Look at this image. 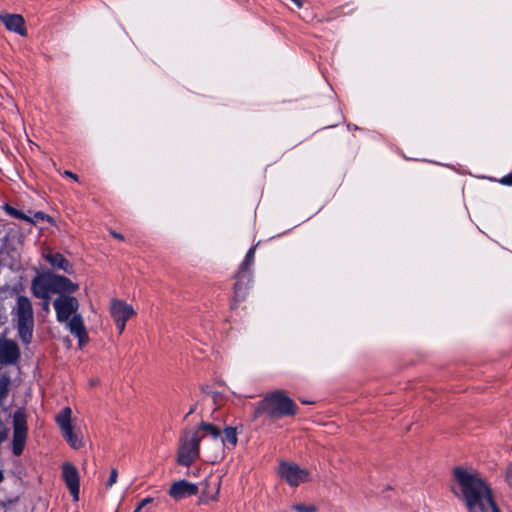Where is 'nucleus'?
I'll list each match as a JSON object with an SVG mask.
<instances>
[{
	"mask_svg": "<svg viewBox=\"0 0 512 512\" xmlns=\"http://www.w3.org/2000/svg\"><path fill=\"white\" fill-rule=\"evenodd\" d=\"M453 477L452 492L465 503L468 512H500L491 488L477 472L456 467Z\"/></svg>",
	"mask_w": 512,
	"mask_h": 512,
	"instance_id": "1",
	"label": "nucleus"
},
{
	"mask_svg": "<svg viewBox=\"0 0 512 512\" xmlns=\"http://www.w3.org/2000/svg\"><path fill=\"white\" fill-rule=\"evenodd\" d=\"M57 321L65 323L71 334L78 339L79 347L82 348L89 340L83 318L78 313L79 301L69 295H61L53 302Z\"/></svg>",
	"mask_w": 512,
	"mask_h": 512,
	"instance_id": "2",
	"label": "nucleus"
},
{
	"mask_svg": "<svg viewBox=\"0 0 512 512\" xmlns=\"http://www.w3.org/2000/svg\"><path fill=\"white\" fill-rule=\"evenodd\" d=\"M78 287V284L73 283L70 279L51 273L39 275L32 282L34 296L43 300L50 299L52 293H72Z\"/></svg>",
	"mask_w": 512,
	"mask_h": 512,
	"instance_id": "3",
	"label": "nucleus"
},
{
	"mask_svg": "<svg viewBox=\"0 0 512 512\" xmlns=\"http://www.w3.org/2000/svg\"><path fill=\"white\" fill-rule=\"evenodd\" d=\"M199 429L203 430L215 445L216 452L210 456L212 461L222 458L225 447L231 449L237 445V431L234 427L227 426L221 431L219 427L213 424L202 422Z\"/></svg>",
	"mask_w": 512,
	"mask_h": 512,
	"instance_id": "4",
	"label": "nucleus"
},
{
	"mask_svg": "<svg viewBox=\"0 0 512 512\" xmlns=\"http://www.w3.org/2000/svg\"><path fill=\"white\" fill-rule=\"evenodd\" d=\"M296 404L284 392L276 391L267 395L256 410V416L267 412L272 417H284L296 413Z\"/></svg>",
	"mask_w": 512,
	"mask_h": 512,
	"instance_id": "5",
	"label": "nucleus"
},
{
	"mask_svg": "<svg viewBox=\"0 0 512 512\" xmlns=\"http://www.w3.org/2000/svg\"><path fill=\"white\" fill-rule=\"evenodd\" d=\"M206 436L199 426L194 431L185 432L180 440L177 462L182 466H190L199 457V443Z\"/></svg>",
	"mask_w": 512,
	"mask_h": 512,
	"instance_id": "6",
	"label": "nucleus"
},
{
	"mask_svg": "<svg viewBox=\"0 0 512 512\" xmlns=\"http://www.w3.org/2000/svg\"><path fill=\"white\" fill-rule=\"evenodd\" d=\"M15 312L19 337L24 343L28 344L31 342L34 327L31 301L25 296H19Z\"/></svg>",
	"mask_w": 512,
	"mask_h": 512,
	"instance_id": "7",
	"label": "nucleus"
},
{
	"mask_svg": "<svg viewBox=\"0 0 512 512\" xmlns=\"http://www.w3.org/2000/svg\"><path fill=\"white\" fill-rule=\"evenodd\" d=\"M72 410L69 407H65L56 416V422L61 429L64 439L73 449H79L83 446L82 436L79 431L74 429L71 423Z\"/></svg>",
	"mask_w": 512,
	"mask_h": 512,
	"instance_id": "8",
	"label": "nucleus"
},
{
	"mask_svg": "<svg viewBox=\"0 0 512 512\" xmlns=\"http://www.w3.org/2000/svg\"><path fill=\"white\" fill-rule=\"evenodd\" d=\"M278 472L290 486H298L309 481V471L292 462H280Z\"/></svg>",
	"mask_w": 512,
	"mask_h": 512,
	"instance_id": "9",
	"label": "nucleus"
},
{
	"mask_svg": "<svg viewBox=\"0 0 512 512\" xmlns=\"http://www.w3.org/2000/svg\"><path fill=\"white\" fill-rule=\"evenodd\" d=\"M27 438V423L23 412L17 411L13 415V453L22 454Z\"/></svg>",
	"mask_w": 512,
	"mask_h": 512,
	"instance_id": "10",
	"label": "nucleus"
},
{
	"mask_svg": "<svg viewBox=\"0 0 512 512\" xmlns=\"http://www.w3.org/2000/svg\"><path fill=\"white\" fill-rule=\"evenodd\" d=\"M20 357V350L16 342L10 339H0V364H15Z\"/></svg>",
	"mask_w": 512,
	"mask_h": 512,
	"instance_id": "11",
	"label": "nucleus"
},
{
	"mask_svg": "<svg viewBox=\"0 0 512 512\" xmlns=\"http://www.w3.org/2000/svg\"><path fill=\"white\" fill-rule=\"evenodd\" d=\"M63 479L75 501L79 499V474L74 465L65 463L62 466Z\"/></svg>",
	"mask_w": 512,
	"mask_h": 512,
	"instance_id": "12",
	"label": "nucleus"
},
{
	"mask_svg": "<svg viewBox=\"0 0 512 512\" xmlns=\"http://www.w3.org/2000/svg\"><path fill=\"white\" fill-rule=\"evenodd\" d=\"M0 21L8 31L14 32L21 36L27 35L25 20L20 14H10L1 12Z\"/></svg>",
	"mask_w": 512,
	"mask_h": 512,
	"instance_id": "13",
	"label": "nucleus"
},
{
	"mask_svg": "<svg viewBox=\"0 0 512 512\" xmlns=\"http://www.w3.org/2000/svg\"><path fill=\"white\" fill-rule=\"evenodd\" d=\"M168 493L174 500H181L196 495L198 493V487L196 484L189 481L180 480L171 485Z\"/></svg>",
	"mask_w": 512,
	"mask_h": 512,
	"instance_id": "14",
	"label": "nucleus"
},
{
	"mask_svg": "<svg viewBox=\"0 0 512 512\" xmlns=\"http://www.w3.org/2000/svg\"><path fill=\"white\" fill-rule=\"evenodd\" d=\"M134 308L120 299H113L110 305V314L114 321H127L135 315Z\"/></svg>",
	"mask_w": 512,
	"mask_h": 512,
	"instance_id": "15",
	"label": "nucleus"
},
{
	"mask_svg": "<svg viewBox=\"0 0 512 512\" xmlns=\"http://www.w3.org/2000/svg\"><path fill=\"white\" fill-rule=\"evenodd\" d=\"M47 261L58 269H61L67 273L72 272V265L64 258V256L60 253H50L46 256Z\"/></svg>",
	"mask_w": 512,
	"mask_h": 512,
	"instance_id": "16",
	"label": "nucleus"
},
{
	"mask_svg": "<svg viewBox=\"0 0 512 512\" xmlns=\"http://www.w3.org/2000/svg\"><path fill=\"white\" fill-rule=\"evenodd\" d=\"M255 247H251L246 256H245V259L241 265V270L244 271L246 269H248L252 264H253V261H254V254H255Z\"/></svg>",
	"mask_w": 512,
	"mask_h": 512,
	"instance_id": "17",
	"label": "nucleus"
},
{
	"mask_svg": "<svg viewBox=\"0 0 512 512\" xmlns=\"http://www.w3.org/2000/svg\"><path fill=\"white\" fill-rule=\"evenodd\" d=\"M505 483L512 489V463H509L503 470Z\"/></svg>",
	"mask_w": 512,
	"mask_h": 512,
	"instance_id": "18",
	"label": "nucleus"
},
{
	"mask_svg": "<svg viewBox=\"0 0 512 512\" xmlns=\"http://www.w3.org/2000/svg\"><path fill=\"white\" fill-rule=\"evenodd\" d=\"M292 509L297 512H315L316 508L313 505L295 504Z\"/></svg>",
	"mask_w": 512,
	"mask_h": 512,
	"instance_id": "19",
	"label": "nucleus"
},
{
	"mask_svg": "<svg viewBox=\"0 0 512 512\" xmlns=\"http://www.w3.org/2000/svg\"><path fill=\"white\" fill-rule=\"evenodd\" d=\"M7 212L16 217V218H19V219H24V220H27V221H30V219L28 217H26L21 211H18L17 209L15 208H12V207H7L6 208Z\"/></svg>",
	"mask_w": 512,
	"mask_h": 512,
	"instance_id": "20",
	"label": "nucleus"
},
{
	"mask_svg": "<svg viewBox=\"0 0 512 512\" xmlns=\"http://www.w3.org/2000/svg\"><path fill=\"white\" fill-rule=\"evenodd\" d=\"M8 379L0 380V401L7 395Z\"/></svg>",
	"mask_w": 512,
	"mask_h": 512,
	"instance_id": "21",
	"label": "nucleus"
},
{
	"mask_svg": "<svg viewBox=\"0 0 512 512\" xmlns=\"http://www.w3.org/2000/svg\"><path fill=\"white\" fill-rule=\"evenodd\" d=\"M117 478H118V472L116 469H112L111 470V473H110V477L108 479V482H107V487H112L116 482H117Z\"/></svg>",
	"mask_w": 512,
	"mask_h": 512,
	"instance_id": "22",
	"label": "nucleus"
},
{
	"mask_svg": "<svg viewBox=\"0 0 512 512\" xmlns=\"http://www.w3.org/2000/svg\"><path fill=\"white\" fill-rule=\"evenodd\" d=\"M153 502V498L152 497H146L144 498L140 503L139 505L137 506V508L133 511V512H141V510L146 507L148 504L152 503Z\"/></svg>",
	"mask_w": 512,
	"mask_h": 512,
	"instance_id": "23",
	"label": "nucleus"
},
{
	"mask_svg": "<svg viewBox=\"0 0 512 512\" xmlns=\"http://www.w3.org/2000/svg\"><path fill=\"white\" fill-rule=\"evenodd\" d=\"M500 183L504 184V185H512V172L506 176H504L501 180H500Z\"/></svg>",
	"mask_w": 512,
	"mask_h": 512,
	"instance_id": "24",
	"label": "nucleus"
},
{
	"mask_svg": "<svg viewBox=\"0 0 512 512\" xmlns=\"http://www.w3.org/2000/svg\"><path fill=\"white\" fill-rule=\"evenodd\" d=\"M115 324H116V327L119 331V333H123V331L125 330V326H126V321H115Z\"/></svg>",
	"mask_w": 512,
	"mask_h": 512,
	"instance_id": "25",
	"label": "nucleus"
},
{
	"mask_svg": "<svg viewBox=\"0 0 512 512\" xmlns=\"http://www.w3.org/2000/svg\"><path fill=\"white\" fill-rule=\"evenodd\" d=\"M8 430L6 428L0 429V444L7 438Z\"/></svg>",
	"mask_w": 512,
	"mask_h": 512,
	"instance_id": "26",
	"label": "nucleus"
},
{
	"mask_svg": "<svg viewBox=\"0 0 512 512\" xmlns=\"http://www.w3.org/2000/svg\"><path fill=\"white\" fill-rule=\"evenodd\" d=\"M64 175H65V176H68V177H70V178H72V179H73V180H75V181H77V180H78L77 175H76V174H74V173H72V172H70V171H65V172H64Z\"/></svg>",
	"mask_w": 512,
	"mask_h": 512,
	"instance_id": "27",
	"label": "nucleus"
},
{
	"mask_svg": "<svg viewBox=\"0 0 512 512\" xmlns=\"http://www.w3.org/2000/svg\"><path fill=\"white\" fill-rule=\"evenodd\" d=\"M49 306H50V304H49V299L44 300L43 305H42L43 310H45L46 312H49V310H50V307H49Z\"/></svg>",
	"mask_w": 512,
	"mask_h": 512,
	"instance_id": "28",
	"label": "nucleus"
},
{
	"mask_svg": "<svg viewBox=\"0 0 512 512\" xmlns=\"http://www.w3.org/2000/svg\"><path fill=\"white\" fill-rule=\"evenodd\" d=\"M111 235H112L114 238L118 239V240H123V239H124L123 235H121V234H119V233H117V232H115V231H111Z\"/></svg>",
	"mask_w": 512,
	"mask_h": 512,
	"instance_id": "29",
	"label": "nucleus"
},
{
	"mask_svg": "<svg viewBox=\"0 0 512 512\" xmlns=\"http://www.w3.org/2000/svg\"><path fill=\"white\" fill-rule=\"evenodd\" d=\"M298 8L303 6L302 0H291Z\"/></svg>",
	"mask_w": 512,
	"mask_h": 512,
	"instance_id": "30",
	"label": "nucleus"
},
{
	"mask_svg": "<svg viewBox=\"0 0 512 512\" xmlns=\"http://www.w3.org/2000/svg\"><path fill=\"white\" fill-rule=\"evenodd\" d=\"M35 217L40 218V219H44L45 214L42 213V212H38V213L35 214Z\"/></svg>",
	"mask_w": 512,
	"mask_h": 512,
	"instance_id": "31",
	"label": "nucleus"
},
{
	"mask_svg": "<svg viewBox=\"0 0 512 512\" xmlns=\"http://www.w3.org/2000/svg\"><path fill=\"white\" fill-rule=\"evenodd\" d=\"M195 408H196V407H195V405H193V406L190 408V410L188 411V413L186 414V416H185V417H188L190 414H192V413L195 411Z\"/></svg>",
	"mask_w": 512,
	"mask_h": 512,
	"instance_id": "32",
	"label": "nucleus"
},
{
	"mask_svg": "<svg viewBox=\"0 0 512 512\" xmlns=\"http://www.w3.org/2000/svg\"><path fill=\"white\" fill-rule=\"evenodd\" d=\"M3 479H4V475H3L2 470L0 469V483L3 481Z\"/></svg>",
	"mask_w": 512,
	"mask_h": 512,
	"instance_id": "33",
	"label": "nucleus"
},
{
	"mask_svg": "<svg viewBox=\"0 0 512 512\" xmlns=\"http://www.w3.org/2000/svg\"><path fill=\"white\" fill-rule=\"evenodd\" d=\"M238 293H239V287H238V286H236V288H235V294H236V295H238Z\"/></svg>",
	"mask_w": 512,
	"mask_h": 512,
	"instance_id": "34",
	"label": "nucleus"
}]
</instances>
